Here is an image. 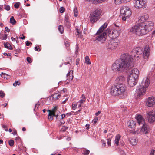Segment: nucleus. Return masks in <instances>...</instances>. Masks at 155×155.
Wrapping results in <instances>:
<instances>
[{
  "label": "nucleus",
  "instance_id": "1",
  "mask_svg": "<svg viewBox=\"0 0 155 155\" xmlns=\"http://www.w3.org/2000/svg\"><path fill=\"white\" fill-rule=\"evenodd\" d=\"M130 58L127 54L122 55L120 58L112 64V70L115 72H121L133 67L134 65L129 62Z\"/></svg>",
  "mask_w": 155,
  "mask_h": 155
},
{
  "label": "nucleus",
  "instance_id": "2",
  "mask_svg": "<svg viewBox=\"0 0 155 155\" xmlns=\"http://www.w3.org/2000/svg\"><path fill=\"white\" fill-rule=\"evenodd\" d=\"M107 25L108 23L105 22L100 27L96 33L97 36L95 38V41H97L101 43H103L106 41L107 34L106 31L105 32L103 31L107 28Z\"/></svg>",
  "mask_w": 155,
  "mask_h": 155
},
{
  "label": "nucleus",
  "instance_id": "3",
  "mask_svg": "<svg viewBox=\"0 0 155 155\" xmlns=\"http://www.w3.org/2000/svg\"><path fill=\"white\" fill-rule=\"evenodd\" d=\"M126 90L124 84H114L111 88L110 93L114 96L123 94Z\"/></svg>",
  "mask_w": 155,
  "mask_h": 155
},
{
  "label": "nucleus",
  "instance_id": "4",
  "mask_svg": "<svg viewBox=\"0 0 155 155\" xmlns=\"http://www.w3.org/2000/svg\"><path fill=\"white\" fill-rule=\"evenodd\" d=\"M130 31L138 36H142L147 33L143 24L135 25L132 27Z\"/></svg>",
  "mask_w": 155,
  "mask_h": 155
},
{
  "label": "nucleus",
  "instance_id": "5",
  "mask_svg": "<svg viewBox=\"0 0 155 155\" xmlns=\"http://www.w3.org/2000/svg\"><path fill=\"white\" fill-rule=\"evenodd\" d=\"M113 28L111 30L108 28L106 30L108 35L112 39H114L119 36L121 33V31L119 27L117 26L116 24H114Z\"/></svg>",
  "mask_w": 155,
  "mask_h": 155
},
{
  "label": "nucleus",
  "instance_id": "6",
  "mask_svg": "<svg viewBox=\"0 0 155 155\" xmlns=\"http://www.w3.org/2000/svg\"><path fill=\"white\" fill-rule=\"evenodd\" d=\"M143 53L142 49L140 47H137L133 49L130 57L129 62L133 64V62L139 59V55Z\"/></svg>",
  "mask_w": 155,
  "mask_h": 155
},
{
  "label": "nucleus",
  "instance_id": "7",
  "mask_svg": "<svg viewBox=\"0 0 155 155\" xmlns=\"http://www.w3.org/2000/svg\"><path fill=\"white\" fill-rule=\"evenodd\" d=\"M101 11L99 9H97L91 13L89 18L91 22L94 23L98 20L100 18Z\"/></svg>",
  "mask_w": 155,
  "mask_h": 155
},
{
  "label": "nucleus",
  "instance_id": "8",
  "mask_svg": "<svg viewBox=\"0 0 155 155\" xmlns=\"http://www.w3.org/2000/svg\"><path fill=\"white\" fill-rule=\"evenodd\" d=\"M121 16L123 21H126V19L129 18L131 15V12L127 7H122L120 11Z\"/></svg>",
  "mask_w": 155,
  "mask_h": 155
},
{
  "label": "nucleus",
  "instance_id": "9",
  "mask_svg": "<svg viewBox=\"0 0 155 155\" xmlns=\"http://www.w3.org/2000/svg\"><path fill=\"white\" fill-rule=\"evenodd\" d=\"M146 89L143 87L139 85L137 88L135 95L137 98H139L142 97L145 93Z\"/></svg>",
  "mask_w": 155,
  "mask_h": 155
},
{
  "label": "nucleus",
  "instance_id": "10",
  "mask_svg": "<svg viewBox=\"0 0 155 155\" xmlns=\"http://www.w3.org/2000/svg\"><path fill=\"white\" fill-rule=\"evenodd\" d=\"M119 41L116 39H112L108 43L107 48L111 50L116 49L118 46Z\"/></svg>",
  "mask_w": 155,
  "mask_h": 155
},
{
  "label": "nucleus",
  "instance_id": "11",
  "mask_svg": "<svg viewBox=\"0 0 155 155\" xmlns=\"http://www.w3.org/2000/svg\"><path fill=\"white\" fill-rule=\"evenodd\" d=\"M146 2L142 0H134V6L136 8H139L144 6L146 4Z\"/></svg>",
  "mask_w": 155,
  "mask_h": 155
},
{
  "label": "nucleus",
  "instance_id": "12",
  "mask_svg": "<svg viewBox=\"0 0 155 155\" xmlns=\"http://www.w3.org/2000/svg\"><path fill=\"white\" fill-rule=\"evenodd\" d=\"M147 118L149 122L153 123L155 121V111H151L147 113Z\"/></svg>",
  "mask_w": 155,
  "mask_h": 155
},
{
  "label": "nucleus",
  "instance_id": "13",
  "mask_svg": "<svg viewBox=\"0 0 155 155\" xmlns=\"http://www.w3.org/2000/svg\"><path fill=\"white\" fill-rule=\"evenodd\" d=\"M143 24L145 27L147 33L151 31L153 28L154 23L151 21H147Z\"/></svg>",
  "mask_w": 155,
  "mask_h": 155
},
{
  "label": "nucleus",
  "instance_id": "14",
  "mask_svg": "<svg viewBox=\"0 0 155 155\" xmlns=\"http://www.w3.org/2000/svg\"><path fill=\"white\" fill-rule=\"evenodd\" d=\"M137 79L129 76L127 79V83L129 87H132L135 86L137 83Z\"/></svg>",
  "mask_w": 155,
  "mask_h": 155
},
{
  "label": "nucleus",
  "instance_id": "15",
  "mask_svg": "<svg viewBox=\"0 0 155 155\" xmlns=\"http://www.w3.org/2000/svg\"><path fill=\"white\" fill-rule=\"evenodd\" d=\"M125 79V78L124 76H118L117 77L115 80V84H124V82Z\"/></svg>",
  "mask_w": 155,
  "mask_h": 155
},
{
  "label": "nucleus",
  "instance_id": "16",
  "mask_svg": "<svg viewBox=\"0 0 155 155\" xmlns=\"http://www.w3.org/2000/svg\"><path fill=\"white\" fill-rule=\"evenodd\" d=\"M150 49L149 46L146 45L144 48L143 52V55L144 59H147L150 55Z\"/></svg>",
  "mask_w": 155,
  "mask_h": 155
},
{
  "label": "nucleus",
  "instance_id": "17",
  "mask_svg": "<svg viewBox=\"0 0 155 155\" xmlns=\"http://www.w3.org/2000/svg\"><path fill=\"white\" fill-rule=\"evenodd\" d=\"M155 104V97L151 96L149 97L146 101V104L149 107H151Z\"/></svg>",
  "mask_w": 155,
  "mask_h": 155
},
{
  "label": "nucleus",
  "instance_id": "18",
  "mask_svg": "<svg viewBox=\"0 0 155 155\" xmlns=\"http://www.w3.org/2000/svg\"><path fill=\"white\" fill-rule=\"evenodd\" d=\"M150 83L149 79L147 77L143 78L140 85L146 89L149 86Z\"/></svg>",
  "mask_w": 155,
  "mask_h": 155
},
{
  "label": "nucleus",
  "instance_id": "19",
  "mask_svg": "<svg viewBox=\"0 0 155 155\" xmlns=\"http://www.w3.org/2000/svg\"><path fill=\"white\" fill-rule=\"evenodd\" d=\"M139 74V72L138 70L137 69H132L129 76L137 79Z\"/></svg>",
  "mask_w": 155,
  "mask_h": 155
},
{
  "label": "nucleus",
  "instance_id": "20",
  "mask_svg": "<svg viewBox=\"0 0 155 155\" xmlns=\"http://www.w3.org/2000/svg\"><path fill=\"white\" fill-rule=\"evenodd\" d=\"M136 119L140 125L144 124V119L140 115H139L136 117Z\"/></svg>",
  "mask_w": 155,
  "mask_h": 155
},
{
  "label": "nucleus",
  "instance_id": "21",
  "mask_svg": "<svg viewBox=\"0 0 155 155\" xmlns=\"http://www.w3.org/2000/svg\"><path fill=\"white\" fill-rule=\"evenodd\" d=\"M142 125L143 126L141 129V131L143 132V134H146L147 133L148 131V126L145 123L142 124Z\"/></svg>",
  "mask_w": 155,
  "mask_h": 155
},
{
  "label": "nucleus",
  "instance_id": "22",
  "mask_svg": "<svg viewBox=\"0 0 155 155\" xmlns=\"http://www.w3.org/2000/svg\"><path fill=\"white\" fill-rule=\"evenodd\" d=\"M51 111L55 114V117H56L57 119H58V118L59 117V116H60V115L61 114L59 111L57 110V107H55Z\"/></svg>",
  "mask_w": 155,
  "mask_h": 155
},
{
  "label": "nucleus",
  "instance_id": "23",
  "mask_svg": "<svg viewBox=\"0 0 155 155\" xmlns=\"http://www.w3.org/2000/svg\"><path fill=\"white\" fill-rule=\"evenodd\" d=\"M47 111L49 112L48 118L50 120H52L53 119V117H55V114L51 110H48Z\"/></svg>",
  "mask_w": 155,
  "mask_h": 155
},
{
  "label": "nucleus",
  "instance_id": "24",
  "mask_svg": "<svg viewBox=\"0 0 155 155\" xmlns=\"http://www.w3.org/2000/svg\"><path fill=\"white\" fill-rule=\"evenodd\" d=\"M73 71L71 70L67 74V79L69 80H72L73 78Z\"/></svg>",
  "mask_w": 155,
  "mask_h": 155
},
{
  "label": "nucleus",
  "instance_id": "25",
  "mask_svg": "<svg viewBox=\"0 0 155 155\" xmlns=\"http://www.w3.org/2000/svg\"><path fill=\"white\" fill-rule=\"evenodd\" d=\"M130 0H114L115 3L116 4H119L122 3H127Z\"/></svg>",
  "mask_w": 155,
  "mask_h": 155
},
{
  "label": "nucleus",
  "instance_id": "26",
  "mask_svg": "<svg viewBox=\"0 0 155 155\" xmlns=\"http://www.w3.org/2000/svg\"><path fill=\"white\" fill-rule=\"evenodd\" d=\"M128 124L129 127L132 128L134 127L136 123L134 121L131 120L128 122Z\"/></svg>",
  "mask_w": 155,
  "mask_h": 155
},
{
  "label": "nucleus",
  "instance_id": "27",
  "mask_svg": "<svg viewBox=\"0 0 155 155\" xmlns=\"http://www.w3.org/2000/svg\"><path fill=\"white\" fill-rule=\"evenodd\" d=\"M120 138V136L119 134H117L115 137V139L114 140L115 144L117 146L118 145L119 141Z\"/></svg>",
  "mask_w": 155,
  "mask_h": 155
},
{
  "label": "nucleus",
  "instance_id": "28",
  "mask_svg": "<svg viewBox=\"0 0 155 155\" xmlns=\"http://www.w3.org/2000/svg\"><path fill=\"white\" fill-rule=\"evenodd\" d=\"M130 143L132 145H136L137 143V140L136 139H131L130 140Z\"/></svg>",
  "mask_w": 155,
  "mask_h": 155
},
{
  "label": "nucleus",
  "instance_id": "29",
  "mask_svg": "<svg viewBox=\"0 0 155 155\" xmlns=\"http://www.w3.org/2000/svg\"><path fill=\"white\" fill-rule=\"evenodd\" d=\"M4 46L5 47L8 49H12V48L11 47V45L8 43H4Z\"/></svg>",
  "mask_w": 155,
  "mask_h": 155
},
{
  "label": "nucleus",
  "instance_id": "30",
  "mask_svg": "<svg viewBox=\"0 0 155 155\" xmlns=\"http://www.w3.org/2000/svg\"><path fill=\"white\" fill-rule=\"evenodd\" d=\"M85 63L88 65H90L91 64V62L89 61L90 59L88 56H86L85 58Z\"/></svg>",
  "mask_w": 155,
  "mask_h": 155
},
{
  "label": "nucleus",
  "instance_id": "31",
  "mask_svg": "<svg viewBox=\"0 0 155 155\" xmlns=\"http://www.w3.org/2000/svg\"><path fill=\"white\" fill-rule=\"evenodd\" d=\"M86 99L85 97L83 95H82L81 97V99L78 101V103H81L83 104L85 101Z\"/></svg>",
  "mask_w": 155,
  "mask_h": 155
},
{
  "label": "nucleus",
  "instance_id": "32",
  "mask_svg": "<svg viewBox=\"0 0 155 155\" xmlns=\"http://www.w3.org/2000/svg\"><path fill=\"white\" fill-rule=\"evenodd\" d=\"M58 29L61 33L62 34L63 33L64 28L63 26L62 25L59 26Z\"/></svg>",
  "mask_w": 155,
  "mask_h": 155
},
{
  "label": "nucleus",
  "instance_id": "33",
  "mask_svg": "<svg viewBox=\"0 0 155 155\" xmlns=\"http://www.w3.org/2000/svg\"><path fill=\"white\" fill-rule=\"evenodd\" d=\"M10 23L12 24L13 25H14L15 24L16 21L14 19L13 16L11 17L10 18Z\"/></svg>",
  "mask_w": 155,
  "mask_h": 155
},
{
  "label": "nucleus",
  "instance_id": "34",
  "mask_svg": "<svg viewBox=\"0 0 155 155\" xmlns=\"http://www.w3.org/2000/svg\"><path fill=\"white\" fill-rule=\"evenodd\" d=\"M60 95L58 93H54L52 96V97L56 99H58L59 98L60 96Z\"/></svg>",
  "mask_w": 155,
  "mask_h": 155
},
{
  "label": "nucleus",
  "instance_id": "35",
  "mask_svg": "<svg viewBox=\"0 0 155 155\" xmlns=\"http://www.w3.org/2000/svg\"><path fill=\"white\" fill-rule=\"evenodd\" d=\"M73 12L74 14V15L75 17H76L78 15V11L77 8L75 7L73 9Z\"/></svg>",
  "mask_w": 155,
  "mask_h": 155
},
{
  "label": "nucleus",
  "instance_id": "36",
  "mask_svg": "<svg viewBox=\"0 0 155 155\" xmlns=\"http://www.w3.org/2000/svg\"><path fill=\"white\" fill-rule=\"evenodd\" d=\"M81 33L82 32L81 31H80L79 30H77L75 34L77 35H78V37H80L81 38L82 37Z\"/></svg>",
  "mask_w": 155,
  "mask_h": 155
},
{
  "label": "nucleus",
  "instance_id": "37",
  "mask_svg": "<svg viewBox=\"0 0 155 155\" xmlns=\"http://www.w3.org/2000/svg\"><path fill=\"white\" fill-rule=\"evenodd\" d=\"M7 38V35L6 34L2 35L1 36V38L3 40H6Z\"/></svg>",
  "mask_w": 155,
  "mask_h": 155
},
{
  "label": "nucleus",
  "instance_id": "38",
  "mask_svg": "<svg viewBox=\"0 0 155 155\" xmlns=\"http://www.w3.org/2000/svg\"><path fill=\"white\" fill-rule=\"evenodd\" d=\"M4 8L5 9L8 11H9L10 9V6L8 5H5Z\"/></svg>",
  "mask_w": 155,
  "mask_h": 155
},
{
  "label": "nucleus",
  "instance_id": "39",
  "mask_svg": "<svg viewBox=\"0 0 155 155\" xmlns=\"http://www.w3.org/2000/svg\"><path fill=\"white\" fill-rule=\"evenodd\" d=\"M65 117V115L64 114H60V116H59V117L58 118H59L60 119H64Z\"/></svg>",
  "mask_w": 155,
  "mask_h": 155
},
{
  "label": "nucleus",
  "instance_id": "40",
  "mask_svg": "<svg viewBox=\"0 0 155 155\" xmlns=\"http://www.w3.org/2000/svg\"><path fill=\"white\" fill-rule=\"evenodd\" d=\"M20 84V83L19 82H18L17 81H16L13 84V85L14 86H16L17 85H19Z\"/></svg>",
  "mask_w": 155,
  "mask_h": 155
},
{
  "label": "nucleus",
  "instance_id": "41",
  "mask_svg": "<svg viewBox=\"0 0 155 155\" xmlns=\"http://www.w3.org/2000/svg\"><path fill=\"white\" fill-rule=\"evenodd\" d=\"M80 111H81V110H78V111H77L76 112H74L71 111L70 113H68V114H69L70 115H71L72 114H73L74 115H76L77 114L79 113L80 112Z\"/></svg>",
  "mask_w": 155,
  "mask_h": 155
},
{
  "label": "nucleus",
  "instance_id": "42",
  "mask_svg": "<svg viewBox=\"0 0 155 155\" xmlns=\"http://www.w3.org/2000/svg\"><path fill=\"white\" fill-rule=\"evenodd\" d=\"M111 138H109L107 139V144L109 146L111 145Z\"/></svg>",
  "mask_w": 155,
  "mask_h": 155
},
{
  "label": "nucleus",
  "instance_id": "43",
  "mask_svg": "<svg viewBox=\"0 0 155 155\" xmlns=\"http://www.w3.org/2000/svg\"><path fill=\"white\" fill-rule=\"evenodd\" d=\"M98 120V118L97 117L95 118L92 120V123L93 124H95L97 121Z\"/></svg>",
  "mask_w": 155,
  "mask_h": 155
},
{
  "label": "nucleus",
  "instance_id": "44",
  "mask_svg": "<svg viewBox=\"0 0 155 155\" xmlns=\"http://www.w3.org/2000/svg\"><path fill=\"white\" fill-rule=\"evenodd\" d=\"M9 144L11 146H12L14 144V141L13 140H10L9 141Z\"/></svg>",
  "mask_w": 155,
  "mask_h": 155
},
{
  "label": "nucleus",
  "instance_id": "45",
  "mask_svg": "<svg viewBox=\"0 0 155 155\" xmlns=\"http://www.w3.org/2000/svg\"><path fill=\"white\" fill-rule=\"evenodd\" d=\"M35 51H40V49L39 46L37 45L35 47Z\"/></svg>",
  "mask_w": 155,
  "mask_h": 155
},
{
  "label": "nucleus",
  "instance_id": "46",
  "mask_svg": "<svg viewBox=\"0 0 155 155\" xmlns=\"http://www.w3.org/2000/svg\"><path fill=\"white\" fill-rule=\"evenodd\" d=\"M84 153L86 155H87L89 154L90 151L88 150H85L83 151Z\"/></svg>",
  "mask_w": 155,
  "mask_h": 155
},
{
  "label": "nucleus",
  "instance_id": "47",
  "mask_svg": "<svg viewBox=\"0 0 155 155\" xmlns=\"http://www.w3.org/2000/svg\"><path fill=\"white\" fill-rule=\"evenodd\" d=\"M19 3L18 2H17L14 5V7L16 8H18L19 7Z\"/></svg>",
  "mask_w": 155,
  "mask_h": 155
},
{
  "label": "nucleus",
  "instance_id": "48",
  "mask_svg": "<svg viewBox=\"0 0 155 155\" xmlns=\"http://www.w3.org/2000/svg\"><path fill=\"white\" fill-rule=\"evenodd\" d=\"M65 46L67 47H68L70 45V43L68 41H65Z\"/></svg>",
  "mask_w": 155,
  "mask_h": 155
},
{
  "label": "nucleus",
  "instance_id": "49",
  "mask_svg": "<svg viewBox=\"0 0 155 155\" xmlns=\"http://www.w3.org/2000/svg\"><path fill=\"white\" fill-rule=\"evenodd\" d=\"M65 9L63 7H61L60 8V13H62L64 12V11Z\"/></svg>",
  "mask_w": 155,
  "mask_h": 155
},
{
  "label": "nucleus",
  "instance_id": "50",
  "mask_svg": "<svg viewBox=\"0 0 155 155\" xmlns=\"http://www.w3.org/2000/svg\"><path fill=\"white\" fill-rule=\"evenodd\" d=\"M5 94L2 91H0V97L2 98L5 96Z\"/></svg>",
  "mask_w": 155,
  "mask_h": 155
},
{
  "label": "nucleus",
  "instance_id": "51",
  "mask_svg": "<svg viewBox=\"0 0 155 155\" xmlns=\"http://www.w3.org/2000/svg\"><path fill=\"white\" fill-rule=\"evenodd\" d=\"M27 61L29 63H31L32 62L31 58L29 57H27Z\"/></svg>",
  "mask_w": 155,
  "mask_h": 155
},
{
  "label": "nucleus",
  "instance_id": "52",
  "mask_svg": "<svg viewBox=\"0 0 155 155\" xmlns=\"http://www.w3.org/2000/svg\"><path fill=\"white\" fill-rule=\"evenodd\" d=\"M39 105L38 104H36L35 105V108L34 109V111H35L37 110V109L38 108V107Z\"/></svg>",
  "mask_w": 155,
  "mask_h": 155
},
{
  "label": "nucleus",
  "instance_id": "53",
  "mask_svg": "<svg viewBox=\"0 0 155 155\" xmlns=\"http://www.w3.org/2000/svg\"><path fill=\"white\" fill-rule=\"evenodd\" d=\"M102 142V147H104L106 146V142L104 141V140H101Z\"/></svg>",
  "mask_w": 155,
  "mask_h": 155
},
{
  "label": "nucleus",
  "instance_id": "54",
  "mask_svg": "<svg viewBox=\"0 0 155 155\" xmlns=\"http://www.w3.org/2000/svg\"><path fill=\"white\" fill-rule=\"evenodd\" d=\"M77 106V104H72V108L74 110H75L76 108V107Z\"/></svg>",
  "mask_w": 155,
  "mask_h": 155
},
{
  "label": "nucleus",
  "instance_id": "55",
  "mask_svg": "<svg viewBox=\"0 0 155 155\" xmlns=\"http://www.w3.org/2000/svg\"><path fill=\"white\" fill-rule=\"evenodd\" d=\"M26 46H28L30 45H31L32 43L31 42H29L28 41H27L26 42Z\"/></svg>",
  "mask_w": 155,
  "mask_h": 155
},
{
  "label": "nucleus",
  "instance_id": "56",
  "mask_svg": "<svg viewBox=\"0 0 155 155\" xmlns=\"http://www.w3.org/2000/svg\"><path fill=\"white\" fill-rule=\"evenodd\" d=\"M2 127L3 128L5 129V131H8V128L7 127L6 125H2Z\"/></svg>",
  "mask_w": 155,
  "mask_h": 155
},
{
  "label": "nucleus",
  "instance_id": "57",
  "mask_svg": "<svg viewBox=\"0 0 155 155\" xmlns=\"http://www.w3.org/2000/svg\"><path fill=\"white\" fill-rule=\"evenodd\" d=\"M143 17H144V20H143V21H145L146 20H147L148 18V16L147 15H144L143 16Z\"/></svg>",
  "mask_w": 155,
  "mask_h": 155
},
{
  "label": "nucleus",
  "instance_id": "58",
  "mask_svg": "<svg viewBox=\"0 0 155 155\" xmlns=\"http://www.w3.org/2000/svg\"><path fill=\"white\" fill-rule=\"evenodd\" d=\"M5 30L4 31V32L5 33H6V32H9L10 31V29H8V27H6L5 28Z\"/></svg>",
  "mask_w": 155,
  "mask_h": 155
},
{
  "label": "nucleus",
  "instance_id": "59",
  "mask_svg": "<svg viewBox=\"0 0 155 155\" xmlns=\"http://www.w3.org/2000/svg\"><path fill=\"white\" fill-rule=\"evenodd\" d=\"M65 18V23H68L69 22V20L66 17Z\"/></svg>",
  "mask_w": 155,
  "mask_h": 155
},
{
  "label": "nucleus",
  "instance_id": "60",
  "mask_svg": "<svg viewBox=\"0 0 155 155\" xmlns=\"http://www.w3.org/2000/svg\"><path fill=\"white\" fill-rule=\"evenodd\" d=\"M155 151L154 150H152L150 153V155H154Z\"/></svg>",
  "mask_w": 155,
  "mask_h": 155
},
{
  "label": "nucleus",
  "instance_id": "61",
  "mask_svg": "<svg viewBox=\"0 0 155 155\" xmlns=\"http://www.w3.org/2000/svg\"><path fill=\"white\" fill-rule=\"evenodd\" d=\"M79 47L78 46V45H77L76 46V51H75V52L76 53H78V50L79 49Z\"/></svg>",
  "mask_w": 155,
  "mask_h": 155
},
{
  "label": "nucleus",
  "instance_id": "62",
  "mask_svg": "<svg viewBox=\"0 0 155 155\" xmlns=\"http://www.w3.org/2000/svg\"><path fill=\"white\" fill-rule=\"evenodd\" d=\"M82 104L81 103H78V102L77 103V105H78V107H81V105Z\"/></svg>",
  "mask_w": 155,
  "mask_h": 155
},
{
  "label": "nucleus",
  "instance_id": "63",
  "mask_svg": "<svg viewBox=\"0 0 155 155\" xmlns=\"http://www.w3.org/2000/svg\"><path fill=\"white\" fill-rule=\"evenodd\" d=\"M101 111H98L97 112H96L95 114V115L97 116H98L99 114H100L101 113Z\"/></svg>",
  "mask_w": 155,
  "mask_h": 155
},
{
  "label": "nucleus",
  "instance_id": "64",
  "mask_svg": "<svg viewBox=\"0 0 155 155\" xmlns=\"http://www.w3.org/2000/svg\"><path fill=\"white\" fill-rule=\"evenodd\" d=\"M144 18V17H143L142 16L141 17V18H140V19L141 20V21L142 22H144L145 21L143 20L145 19Z\"/></svg>",
  "mask_w": 155,
  "mask_h": 155
}]
</instances>
